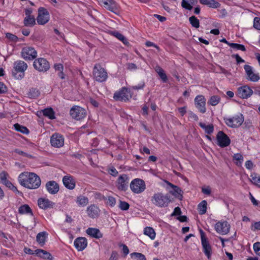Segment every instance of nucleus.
<instances>
[{"instance_id": "1", "label": "nucleus", "mask_w": 260, "mask_h": 260, "mask_svg": "<svg viewBox=\"0 0 260 260\" xmlns=\"http://www.w3.org/2000/svg\"><path fill=\"white\" fill-rule=\"evenodd\" d=\"M20 184L28 189H34L39 188L41 185V179L36 173L24 172L18 176Z\"/></svg>"}, {"instance_id": "2", "label": "nucleus", "mask_w": 260, "mask_h": 260, "mask_svg": "<svg viewBox=\"0 0 260 260\" xmlns=\"http://www.w3.org/2000/svg\"><path fill=\"white\" fill-rule=\"evenodd\" d=\"M151 201L155 206L160 208L168 207L171 202L170 196L161 192L154 193Z\"/></svg>"}, {"instance_id": "3", "label": "nucleus", "mask_w": 260, "mask_h": 260, "mask_svg": "<svg viewBox=\"0 0 260 260\" xmlns=\"http://www.w3.org/2000/svg\"><path fill=\"white\" fill-rule=\"evenodd\" d=\"M13 76L17 79H21L24 76V72L27 69V64L22 60H17L14 62Z\"/></svg>"}, {"instance_id": "4", "label": "nucleus", "mask_w": 260, "mask_h": 260, "mask_svg": "<svg viewBox=\"0 0 260 260\" xmlns=\"http://www.w3.org/2000/svg\"><path fill=\"white\" fill-rule=\"evenodd\" d=\"M92 74L93 78L98 82L106 81L108 77L105 69L99 63H96L94 66Z\"/></svg>"}, {"instance_id": "5", "label": "nucleus", "mask_w": 260, "mask_h": 260, "mask_svg": "<svg viewBox=\"0 0 260 260\" xmlns=\"http://www.w3.org/2000/svg\"><path fill=\"white\" fill-rule=\"evenodd\" d=\"M129 187L133 192L139 194L143 192L146 189L145 181L140 178L133 179L129 184Z\"/></svg>"}, {"instance_id": "6", "label": "nucleus", "mask_w": 260, "mask_h": 260, "mask_svg": "<svg viewBox=\"0 0 260 260\" xmlns=\"http://www.w3.org/2000/svg\"><path fill=\"white\" fill-rule=\"evenodd\" d=\"M226 124L233 128L240 126L244 121V116L241 113H239L232 117L224 119Z\"/></svg>"}, {"instance_id": "7", "label": "nucleus", "mask_w": 260, "mask_h": 260, "mask_svg": "<svg viewBox=\"0 0 260 260\" xmlns=\"http://www.w3.org/2000/svg\"><path fill=\"white\" fill-rule=\"evenodd\" d=\"M130 178L125 174H122L119 176L116 181V186L120 191H125L127 190Z\"/></svg>"}, {"instance_id": "8", "label": "nucleus", "mask_w": 260, "mask_h": 260, "mask_svg": "<svg viewBox=\"0 0 260 260\" xmlns=\"http://www.w3.org/2000/svg\"><path fill=\"white\" fill-rule=\"evenodd\" d=\"M70 114L72 118L80 120L85 117L86 111L85 109L79 106H74L70 111Z\"/></svg>"}, {"instance_id": "9", "label": "nucleus", "mask_w": 260, "mask_h": 260, "mask_svg": "<svg viewBox=\"0 0 260 260\" xmlns=\"http://www.w3.org/2000/svg\"><path fill=\"white\" fill-rule=\"evenodd\" d=\"M100 5L115 14L119 13V6L114 0H100Z\"/></svg>"}, {"instance_id": "10", "label": "nucleus", "mask_w": 260, "mask_h": 260, "mask_svg": "<svg viewBox=\"0 0 260 260\" xmlns=\"http://www.w3.org/2000/svg\"><path fill=\"white\" fill-rule=\"evenodd\" d=\"M38 12L37 23L40 25H44L47 23L50 19V15L48 10L44 7H40Z\"/></svg>"}, {"instance_id": "11", "label": "nucleus", "mask_w": 260, "mask_h": 260, "mask_svg": "<svg viewBox=\"0 0 260 260\" xmlns=\"http://www.w3.org/2000/svg\"><path fill=\"white\" fill-rule=\"evenodd\" d=\"M201 235V242L203 246V252L208 258H210L211 255L212 248L210 245L208 239L206 237L205 232L201 229L200 230Z\"/></svg>"}, {"instance_id": "12", "label": "nucleus", "mask_w": 260, "mask_h": 260, "mask_svg": "<svg viewBox=\"0 0 260 260\" xmlns=\"http://www.w3.org/2000/svg\"><path fill=\"white\" fill-rule=\"evenodd\" d=\"M34 68L39 72H46L50 68L49 62L44 58H38L33 63Z\"/></svg>"}, {"instance_id": "13", "label": "nucleus", "mask_w": 260, "mask_h": 260, "mask_svg": "<svg viewBox=\"0 0 260 260\" xmlns=\"http://www.w3.org/2000/svg\"><path fill=\"white\" fill-rule=\"evenodd\" d=\"M21 53L22 57L26 60H32L36 58L37 56V51L31 47H23Z\"/></svg>"}, {"instance_id": "14", "label": "nucleus", "mask_w": 260, "mask_h": 260, "mask_svg": "<svg viewBox=\"0 0 260 260\" xmlns=\"http://www.w3.org/2000/svg\"><path fill=\"white\" fill-rule=\"evenodd\" d=\"M63 136L59 133L53 134L50 138V143L55 148H60L64 145Z\"/></svg>"}, {"instance_id": "15", "label": "nucleus", "mask_w": 260, "mask_h": 260, "mask_svg": "<svg viewBox=\"0 0 260 260\" xmlns=\"http://www.w3.org/2000/svg\"><path fill=\"white\" fill-rule=\"evenodd\" d=\"M216 139L217 145L221 147H227L231 143L230 138L223 131H220L218 132Z\"/></svg>"}, {"instance_id": "16", "label": "nucleus", "mask_w": 260, "mask_h": 260, "mask_svg": "<svg viewBox=\"0 0 260 260\" xmlns=\"http://www.w3.org/2000/svg\"><path fill=\"white\" fill-rule=\"evenodd\" d=\"M230 225L226 221H219L215 224V230L217 233L224 235L230 232Z\"/></svg>"}, {"instance_id": "17", "label": "nucleus", "mask_w": 260, "mask_h": 260, "mask_svg": "<svg viewBox=\"0 0 260 260\" xmlns=\"http://www.w3.org/2000/svg\"><path fill=\"white\" fill-rule=\"evenodd\" d=\"M113 99L117 101H127L129 100L128 90L126 87H123L118 91H116L113 95Z\"/></svg>"}, {"instance_id": "18", "label": "nucleus", "mask_w": 260, "mask_h": 260, "mask_svg": "<svg viewBox=\"0 0 260 260\" xmlns=\"http://www.w3.org/2000/svg\"><path fill=\"white\" fill-rule=\"evenodd\" d=\"M252 93V90L247 85L239 87L237 89L238 96L243 99H248Z\"/></svg>"}, {"instance_id": "19", "label": "nucleus", "mask_w": 260, "mask_h": 260, "mask_svg": "<svg viewBox=\"0 0 260 260\" xmlns=\"http://www.w3.org/2000/svg\"><path fill=\"white\" fill-rule=\"evenodd\" d=\"M246 79L252 82H257L259 80L260 77L258 74H255L253 72V68L249 65L246 64L244 66Z\"/></svg>"}, {"instance_id": "20", "label": "nucleus", "mask_w": 260, "mask_h": 260, "mask_svg": "<svg viewBox=\"0 0 260 260\" xmlns=\"http://www.w3.org/2000/svg\"><path fill=\"white\" fill-rule=\"evenodd\" d=\"M194 103L196 108L201 113H204L206 112V99L203 95L197 96L194 99Z\"/></svg>"}, {"instance_id": "21", "label": "nucleus", "mask_w": 260, "mask_h": 260, "mask_svg": "<svg viewBox=\"0 0 260 260\" xmlns=\"http://www.w3.org/2000/svg\"><path fill=\"white\" fill-rule=\"evenodd\" d=\"M62 182L64 186L69 189L72 190L76 186V180L74 177L70 175L64 176L62 178Z\"/></svg>"}, {"instance_id": "22", "label": "nucleus", "mask_w": 260, "mask_h": 260, "mask_svg": "<svg viewBox=\"0 0 260 260\" xmlns=\"http://www.w3.org/2000/svg\"><path fill=\"white\" fill-rule=\"evenodd\" d=\"M47 191L51 194H56L59 189L58 184L55 181H48L45 185Z\"/></svg>"}, {"instance_id": "23", "label": "nucleus", "mask_w": 260, "mask_h": 260, "mask_svg": "<svg viewBox=\"0 0 260 260\" xmlns=\"http://www.w3.org/2000/svg\"><path fill=\"white\" fill-rule=\"evenodd\" d=\"M39 207L44 210L53 208L55 203L48 199L40 198L38 200Z\"/></svg>"}, {"instance_id": "24", "label": "nucleus", "mask_w": 260, "mask_h": 260, "mask_svg": "<svg viewBox=\"0 0 260 260\" xmlns=\"http://www.w3.org/2000/svg\"><path fill=\"white\" fill-rule=\"evenodd\" d=\"M74 244L78 251H82L87 247V241L85 237H78L75 239Z\"/></svg>"}, {"instance_id": "25", "label": "nucleus", "mask_w": 260, "mask_h": 260, "mask_svg": "<svg viewBox=\"0 0 260 260\" xmlns=\"http://www.w3.org/2000/svg\"><path fill=\"white\" fill-rule=\"evenodd\" d=\"M87 213L91 218H95L99 216L100 210L96 205L91 204L87 208Z\"/></svg>"}, {"instance_id": "26", "label": "nucleus", "mask_w": 260, "mask_h": 260, "mask_svg": "<svg viewBox=\"0 0 260 260\" xmlns=\"http://www.w3.org/2000/svg\"><path fill=\"white\" fill-rule=\"evenodd\" d=\"M167 184L172 188V190L170 191L171 193L176 198H177L181 200L182 198V191L180 189V187L173 185L168 181H166Z\"/></svg>"}, {"instance_id": "27", "label": "nucleus", "mask_w": 260, "mask_h": 260, "mask_svg": "<svg viewBox=\"0 0 260 260\" xmlns=\"http://www.w3.org/2000/svg\"><path fill=\"white\" fill-rule=\"evenodd\" d=\"M86 233L90 236L96 239H100L103 237V234L99 229L93 228H88L86 230Z\"/></svg>"}, {"instance_id": "28", "label": "nucleus", "mask_w": 260, "mask_h": 260, "mask_svg": "<svg viewBox=\"0 0 260 260\" xmlns=\"http://www.w3.org/2000/svg\"><path fill=\"white\" fill-rule=\"evenodd\" d=\"M35 253L38 256L43 258L44 259L52 260L53 256L52 255L47 251L43 249H37L35 250Z\"/></svg>"}, {"instance_id": "29", "label": "nucleus", "mask_w": 260, "mask_h": 260, "mask_svg": "<svg viewBox=\"0 0 260 260\" xmlns=\"http://www.w3.org/2000/svg\"><path fill=\"white\" fill-rule=\"evenodd\" d=\"M198 3V0H182L181 6L188 10H191L192 9V5H195Z\"/></svg>"}, {"instance_id": "30", "label": "nucleus", "mask_w": 260, "mask_h": 260, "mask_svg": "<svg viewBox=\"0 0 260 260\" xmlns=\"http://www.w3.org/2000/svg\"><path fill=\"white\" fill-rule=\"evenodd\" d=\"M89 202L88 198L82 195H80L77 197L76 203L79 207H85Z\"/></svg>"}, {"instance_id": "31", "label": "nucleus", "mask_w": 260, "mask_h": 260, "mask_svg": "<svg viewBox=\"0 0 260 260\" xmlns=\"http://www.w3.org/2000/svg\"><path fill=\"white\" fill-rule=\"evenodd\" d=\"M18 212L20 214H29L33 216L32 210L27 204H24L21 206L18 209Z\"/></svg>"}, {"instance_id": "32", "label": "nucleus", "mask_w": 260, "mask_h": 260, "mask_svg": "<svg viewBox=\"0 0 260 260\" xmlns=\"http://www.w3.org/2000/svg\"><path fill=\"white\" fill-rule=\"evenodd\" d=\"M111 34L118 39L119 40L121 41L124 45H128L129 44V42H128L127 39L121 33L117 31H113L111 32Z\"/></svg>"}, {"instance_id": "33", "label": "nucleus", "mask_w": 260, "mask_h": 260, "mask_svg": "<svg viewBox=\"0 0 260 260\" xmlns=\"http://www.w3.org/2000/svg\"><path fill=\"white\" fill-rule=\"evenodd\" d=\"M155 70L158 74L159 77L162 80L163 82H166L168 80V78L166 74L165 73L164 70L159 66H156Z\"/></svg>"}, {"instance_id": "34", "label": "nucleus", "mask_w": 260, "mask_h": 260, "mask_svg": "<svg viewBox=\"0 0 260 260\" xmlns=\"http://www.w3.org/2000/svg\"><path fill=\"white\" fill-rule=\"evenodd\" d=\"M43 115L50 119L55 118V113L52 108H48L42 110Z\"/></svg>"}, {"instance_id": "35", "label": "nucleus", "mask_w": 260, "mask_h": 260, "mask_svg": "<svg viewBox=\"0 0 260 260\" xmlns=\"http://www.w3.org/2000/svg\"><path fill=\"white\" fill-rule=\"evenodd\" d=\"M199 125L201 127L205 130V132L206 134H211L213 132L214 126L212 124L206 125L204 123L200 122Z\"/></svg>"}, {"instance_id": "36", "label": "nucleus", "mask_w": 260, "mask_h": 260, "mask_svg": "<svg viewBox=\"0 0 260 260\" xmlns=\"http://www.w3.org/2000/svg\"><path fill=\"white\" fill-rule=\"evenodd\" d=\"M207 205V203L205 200H203L199 203L198 207V210L200 214L203 215L206 213Z\"/></svg>"}, {"instance_id": "37", "label": "nucleus", "mask_w": 260, "mask_h": 260, "mask_svg": "<svg viewBox=\"0 0 260 260\" xmlns=\"http://www.w3.org/2000/svg\"><path fill=\"white\" fill-rule=\"evenodd\" d=\"M144 234L150 237L152 240H153L155 238V232L154 229L151 227H146L144 229Z\"/></svg>"}, {"instance_id": "38", "label": "nucleus", "mask_w": 260, "mask_h": 260, "mask_svg": "<svg viewBox=\"0 0 260 260\" xmlns=\"http://www.w3.org/2000/svg\"><path fill=\"white\" fill-rule=\"evenodd\" d=\"M24 24L26 26L32 27L36 24V19L34 16L25 17L24 21Z\"/></svg>"}, {"instance_id": "39", "label": "nucleus", "mask_w": 260, "mask_h": 260, "mask_svg": "<svg viewBox=\"0 0 260 260\" xmlns=\"http://www.w3.org/2000/svg\"><path fill=\"white\" fill-rule=\"evenodd\" d=\"M250 181L260 188V176L256 173H253L250 175Z\"/></svg>"}, {"instance_id": "40", "label": "nucleus", "mask_w": 260, "mask_h": 260, "mask_svg": "<svg viewBox=\"0 0 260 260\" xmlns=\"http://www.w3.org/2000/svg\"><path fill=\"white\" fill-rule=\"evenodd\" d=\"M47 233L46 232H42L38 234L36 237L37 241L41 244H44L45 242Z\"/></svg>"}, {"instance_id": "41", "label": "nucleus", "mask_w": 260, "mask_h": 260, "mask_svg": "<svg viewBox=\"0 0 260 260\" xmlns=\"http://www.w3.org/2000/svg\"><path fill=\"white\" fill-rule=\"evenodd\" d=\"M14 126L16 131L21 132L23 134H28L29 132L26 127L22 126L18 123L15 124Z\"/></svg>"}, {"instance_id": "42", "label": "nucleus", "mask_w": 260, "mask_h": 260, "mask_svg": "<svg viewBox=\"0 0 260 260\" xmlns=\"http://www.w3.org/2000/svg\"><path fill=\"white\" fill-rule=\"evenodd\" d=\"M189 21L191 26L196 28L200 27V21L194 16H192L189 18Z\"/></svg>"}, {"instance_id": "43", "label": "nucleus", "mask_w": 260, "mask_h": 260, "mask_svg": "<svg viewBox=\"0 0 260 260\" xmlns=\"http://www.w3.org/2000/svg\"><path fill=\"white\" fill-rule=\"evenodd\" d=\"M2 183L6 185L8 188L13 190V191L21 193L18 190L17 187L15 186L9 180H6L5 179L4 181Z\"/></svg>"}, {"instance_id": "44", "label": "nucleus", "mask_w": 260, "mask_h": 260, "mask_svg": "<svg viewBox=\"0 0 260 260\" xmlns=\"http://www.w3.org/2000/svg\"><path fill=\"white\" fill-rule=\"evenodd\" d=\"M233 160H237L236 164L237 166H241L243 161V157L240 153L234 154Z\"/></svg>"}, {"instance_id": "45", "label": "nucleus", "mask_w": 260, "mask_h": 260, "mask_svg": "<svg viewBox=\"0 0 260 260\" xmlns=\"http://www.w3.org/2000/svg\"><path fill=\"white\" fill-rule=\"evenodd\" d=\"M40 95L39 91L35 88H31L30 89L28 93V96L30 98H36Z\"/></svg>"}, {"instance_id": "46", "label": "nucleus", "mask_w": 260, "mask_h": 260, "mask_svg": "<svg viewBox=\"0 0 260 260\" xmlns=\"http://www.w3.org/2000/svg\"><path fill=\"white\" fill-rule=\"evenodd\" d=\"M220 98L218 95L212 96L208 101V103L212 106L217 105L220 102Z\"/></svg>"}, {"instance_id": "47", "label": "nucleus", "mask_w": 260, "mask_h": 260, "mask_svg": "<svg viewBox=\"0 0 260 260\" xmlns=\"http://www.w3.org/2000/svg\"><path fill=\"white\" fill-rule=\"evenodd\" d=\"M229 46L233 49L236 50H241L242 51H245L246 48L243 45L232 43L229 44Z\"/></svg>"}, {"instance_id": "48", "label": "nucleus", "mask_w": 260, "mask_h": 260, "mask_svg": "<svg viewBox=\"0 0 260 260\" xmlns=\"http://www.w3.org/2000/svg\"><path fill=\"white\" fill-rule=\"evenodd\" d=\"M6 37L10 41L16 43L18 41V38L15 36V35L11 34V33H6Z\"/></svg>"}, {"instance_id": "49", "label": "nucleus", "mask_w": 260, "mask_h": 260, "mask_svg": "<svg viewBox=\"0 0 260 260\" xmlns=\"http://www.w3.org/2000/svg\"><path fill=\"white\" fill-rule=\"evenodd\" d=\"M119 208L121 210L126 211L129 209V205L128 203H127L125 201H122L120 200Z\"/></svg>"}, {"instance_id": "50", "label": "nucleus", "mask_w": 260, "mask_h": 260, "mask_svg": "<svg viewBox=\"0 0 260 260\" xmlns=\"http://www.w3.org/2000/svg\"><path fill=\"white\" fill-rule=\"evenodd\" d=\"M116 203V199L114 197L112 196H108L107 198V201L106 204L110 206L111 207H114Z\"/></svg>"}, {"instance_id": "51", "label": "nucleus", "mask_w": 260, "mask_h": 260, "mask_svg": "<svg viewBox=\"0 0 260 260\" xmlns=\"http://www.w3.org/2000/svg\"><path fill=\"white\" fill-rule=\"evenodd\" d=\"M253 249L255 253L260 256V242H256L253 244Z\"/></svg>"}, {"instance_id": "52", "label": "nucleus", "mask_w": 260, "mask_h": 260, "mask_svg": "<svg viewBox=\"0 0 260 260\" xmlns=\"http://www.w3.org/2000/svg\"><path fill=\"white\" fill-rule=\"evenodd\" d=\"M220 4L217 1L215 0H210L209 1L208 6L212 8H217L219 7Z\"/></svg>"}, {"instance_id": "53", "label": "nucleus", "mask_w": 260, "mask_h": 260, "mask_svg": "<svg viewBox=\"0 0 260 260\" xmlns=\"http://www.w3.org/2000/svg\"><path fill=\"white\" fill-rule=\"evenodd\" d=\"M14 152L19 155L23 156L26 157L30 158H32V156L31 155L23 151H21L19 149H15Z\"/></svg>"}, {"instance_id": "54", "label": "nucleus", "mask_w": 260, "mask_h": 260, "mask_svg": "<svg viewBox=\"0 0 260 260\" xmlns=\"http://www.w3.org/2000/svg\"><path fill=\"white\" fill-rule=\"evenodd\" d=\"M253 26L255 28L260 30V18L255 17L253 20Z\"/></svg>"}, {"instance_id": "55", "label": "nucleus", "mask_w": 260, "mask_h": 260, "mask_svg": "<svg viewBox=\"0 0 260 260\" xmlns=\"http://www.w3.org/2000/svg\"><path fill=\"white\" fill-rule=\"evenodd\" d=\"M131 255V256L135 255L138 260H146L145 256L141 253L134 252Z\"/></svg>"}, {"instance_id": "56", "label": "nucleus", "mask_w": 260, "mask_h": 260, "mask_svg": "<svg viewBox=\"0 0 260 260\" xmlns=\"http://www.w3.org/2000/svg\"><path fill=\"white\" fill-rule=\"evenodd\" d=\"M145 86V83L144 81H142L141 83L138 84L137 85L132 86V89L134 90H139L142 89Z\"/></svg>"}, {"instance_id": "57", "label": "nucleus", "mask_w": 260, "mask_h": 260, "mask_svg": "<svg viewBox=\"0 0 260 260\" xmlns=\"http://www.w3.org/2000/svg\"><path fill=\"white\" fill-rule=\"evenodd\" d=\"M251 230L253 231H259L260 230V221L255 222L252 224L251 227Z\"/></svg>"}, {"instance_id": "58", "label": "nucleus", "mask_w": 260, "mask_h": 260, "mask_svg": "<svg viewBox=\"0 0 260 260\" xmlns=\"http://www.w3.org/2000/svg\"><path fill=\"white\" fill-rule=\"evenodd\" d=\"M119 247H122V252L124 254V256H126L129 253V249L128 247L123 244H120L119 245Z\"/></svg>"}, {"instance_id": "59", "label": "nucleus", "mask_w": 260, "mask_h": 260, "mask_svg": "<svg viewBox=\"0 0 260 260\" xmlns=\"http://www.w3.org/2000/svg\"><path fill=\"white\" fill-rule=\"evenodd\" d=\"M119 254L116 251H112L109 260H118Z\"/></svg>"}, {"instance_id": "60", "label": "nucleus", "mask_w": 260, "mask_h": 260, "mask_svg": "<svg viewBox=\"0 0 260 260\" xmlns=\"http://www.w3.org/2000/svg\"><path fill=\"white\" fill-rule=\"evenodd\" d=\"M7 90V86L3 82H0V94L5 93Z\"/></svg>"}, {"instance_id": "61", "label": "nucleus", "mask_w": 260, "mask_h": 260, "mask_svg": "<svg viewBox=\"0 0 260 260\" xmlns=\"http://www.w3.org/2000/svg\"><path fill=\"white\" fill-rule=\"evenodd\" d=\"M189 118L193 120L194 121H198L199 120L198 116L192 111L188 112Z\"/></svg>"}, {"instance_id": "62", "label": "nucleus", "mask_w": 260, "mask_h": 260, "mask_svg": "<svg viewBox=\"0 0 260 260\" xmlns=\"http://www.w3.org/2000/svg\"><path fill=\"white\" fill-rule=\"evenodd\" d=\"M232 57L236 59L237 64L245 62V60L242 59L238 54L233 55Z\"/></svg>"}, {"instance_id": "63", "label": "nucleus", "mask_w": 260, "mask_h": 260, "mask_svg": "<svg viewBox=\"0 0 260 260\" xmlns=\"http://www.w3.org/2000/svg\"><path fill=\"white\" fill-rule=\"evenodd\" d=\"M202 192L205 194L209 196L211 194V190L209 186H207L206 187H202Z\"/></svg>"}, {"instance_id": "64", "label": "nucleus", "mask_w": 260, "mask_h": 260, "mask_svg": "<svg viewBox=\"0 0 260 260\" xmlns=\"http://www.w3.org/2000/svg\"><path fill=\"white\" fill-rule=\"evenodd\" d=\"M109 173L111 175L114 177H116L118 173L117 170L114 167H112L109 169Z\"/></svg>"}]
</instances>
